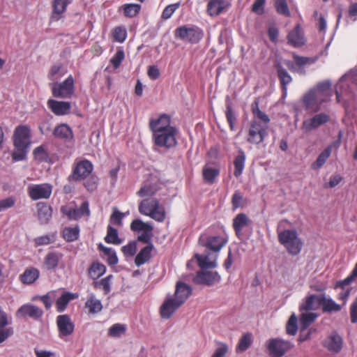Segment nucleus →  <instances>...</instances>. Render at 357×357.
Wrapping results in <instances>:
<instances>
[{"label":"nucleus","mask_w":357,"mask_h":357,"mask_svg":"<svg viewBox=\"0 0 357 357\" xmlns=\"http://www.w3.org/2000/svg\"><path fill=\"white\" fill-rule=\"evenodd\" d=\"M288 43L295 47H301L305 44V38L300 24L289 33L287 36Z\"/></svg>","instance_id":"29"},{"label":"nucleus","mask_w":357,"mask_h":357,"mask_svg":"<svg viewBox=\"0 0 357 357\" xmlns=\"http://www.w3.org/2000/svg\"><path fill=\"white\" fill-rule=\"evenodd\" d=\"M174 36L183 42L198 43L204 36L202 29L194 25H183L174 31Z\"/></svg>","instance_id":"6"},{"label":"nucleus","mask_w":357,"mask_h":357,"mask_svg":"<svg viewBox=\"0 0 357 357\" xmlns=\"http://www.w3.org/2000/svg\"><path fill=\"white\" fill-rule=\"evenodd\" d=\"M77 298V294H74L69 291L63 292L62 295L56 300V305L57 311L59 312H63L66 309L69 302Z\"/></svg>","instance_id":"37"},{"label":"nucleus","mask_w":357,"mask_h":357,"mask_svg":"<svg viewBox=\"0 0 357 357\" xmlns=\"http://www.w3.org/2000/svg\"><path fill=\"white\" fill-rule=\"evenodd\" d=\"M275 67L280 82L283 95H286L287 91V85L292 82V77L280 63H276Z\"/></svg>","instance_id":"28"},{"label":"nucleus","mask_w":357,"mask_h":357,"mask_svg":"<svg viewBox=\"0 0 357 357\" xmlns=\"http://www.w3.org/2000/svg\"><path fill=\"white\" fill-rule=\"evenodd\" d=\"M331 153V148L330 146L326 148L317 157L316 161L312 163V168L315 169H319L321 167L325 162H326L327 159L329 158Z\"/></svg>","instance_id":"51"},{"label":"nucleus","mask_w":357,"mask_h":357,"mask_svg":"<svg viewBox=\"0 0 357 357\" xmlns=\"http://www.w3.org/2000/svg\"><path fill=\"white\" fill-rule=\"evenodd\" d=\"M127 31L124 27L117 26L113 31L114 39L119 43H123L126 39Z\"/></svg>","instance_id":"59"},{"label":"nucleus","mask_w":357,"mask_h":357,"mask_svg":"<svg viewBox=\"0 0 357 357\" xmlns=\"http://www.w3.org/2000/svg\"><path fill=\"white\" fill-rule=\"evenodd\" d=\"M40 275L39 271L36 268H26L22 274L20 275V281L24 284H31L36 282Z\"/></svg>","instance_id":"39"},{"label":"nucleus","mask_w":357,"mask_h":357,"mask_svg":"<svg viewBox=\"0 0 357 357\" xmlns=\"http://www.w3.org/2000/svg\"><path fill=\"white\" fill-rule=\"evenodd\" d=\"M246 155L245 152L240 149L238 154L234 160V175L236 178H238L243 173L245 168Z\"/></svg>","instance_id":"38"},{"label":"nucleus","mask_w":357,"mask_h":357,"mask_svg":"<svg viewBox=\"0 0 357 357\" xmlns=\"http://www.w3.org/2000/svg\"><path fill=\"white\" fill-rule=\"evenodd\" d=\"M93 170L92 163L84 160L78 162L73 168L72 174L68 176V181H79L87 177Z\"/></svg>","instance_id":"16"},{"label":"nucleus","mask_w":357,"mask_h":357,"mask_svg":"<svg viewBox=\"0 0 357 357\" xmlns=\"http://www.w3.org/2000/svg\"><path fill=\"white\" fill-rule=\"evenodd\" d=\"M38 218L40 224H47L52 218V208L47 204L39 202L36 205Z\"/></svg>","instance_id":"35"},{"label":"nucleus","mask_w":357,"mask_h":357,"mask_svg":"<svg viewBox=\"0 0 357 357\" xmlns=\"http://www.w3.org/2000/svg\"><path fill=\"white\" fill-rule=\"evenodd\" d=\"M54 97L57 98H70L74 93V79L69 75L63 82H54L50 84Z\"/></svg>","instance_id":"8"},{"label":"nucleus","mask_w":357,"mask_h":357,"mask_svg":"<svg viewBox=\"0 0 357 357\" xmlns=\"http://www.w3.org/2000/svg\"><path fill=\"white\" fill-rule=\"evenodd\" d=\"M146 246L140 250L135 258V264L137 266H140L148 262L151 258V252L153 249V245L151 241L146 243Z\"/></svg>","instance_id":"31"},{"label":"nucleus","mask_w":357,"mask_h":357,"mask_svg":"<svg viewBox=\"0 0 357 357\" xmlns=\"http://www.w3.org/2000/svg\"><path fill=\"white\" fill-rule=\"evenodd\" d=\"M177 133L176 128H170L166 131L152 133L154 150L161 152L175 147L177 144Z\"/></svg>","instance_id":"5"},{"label":"nucleus","mask_w":357,"mask_h":357,"mask_svg":"<svg viewBox=\"0 0 357 357\" xmlns=\"http://www.w3.org/2000/svg\"><path fill=\"white\" fill-rule=\"evenodd\" d=\"M323 346L330 352L337 354L342 349V337L337 332L333 331L323 341Z\"/></svg>","instance_id":"18"},{"label":"nucleus","mask_w":357,"mask_h":357,"mask_svg":"<svg viewBox=\"0 0 357 357\" xmlns=\"http://www.w3.org/2000/svg\"><path fill=\"white\" fill-rule=\"evenodd\" d=\"M15 149L12 153L13 160L21 161L26 158L30 145V129L26 126H18L13 134Z\"/></svg>","instance_id":"2"},{"label":"nucleus","mask_w":357,"mask_h":357,"mask_svg":"<svg viewBox=\"0 0 357 357\" xmlns=\"http://www.w3.org/2000/svg\"><path fill=\"white\" fill-rule=\"evenodd\" d=\"M124 52L122 50H119L116 52L113 57L111 59V63L114 68H117L121 65L124 59Z\"/></svg>","instance_id":"63"},{"label":"nucleus","mask_w":357,"mask_h":357,"mask_svg":"<svg viewBox=\"0 0 357 357\" xmlns=\"http://www.w3.org/2000/svg\"><path fill=\"white\" fill-rule=\"evenodd\" d=\"M53 135L55 137L64 141H70L73 137V131L67 124L57 126L53 131Z\"/></svg>","instance_id":"36"},{"label":"nucleus","mask_w":357,"mask_h":357,"mask_svg":"<svg viewBox=\"0 0 357 357\" xmlns=\"http://www.w3.org/2000/svg\"><path fill=\"white\" fill-rule=\"evenodd\" d=\"M47 106L57 116H63L70 113L71 105L67 101H58L53 99L47 100Z\"/></svg>","instance_id":"23"},{"label":"nucleus","mask_w":357,"mask_h":357,"mask_svg":"<svg viewBox=\"0 0 357 357\" xmlns=\"http://www.w3.org/2000/svg\"><path fill=\"white\" fill-rule=\"evenodd\" d=\"M149 127L152 133L166 131L170 128H176L171 126L170 117L166 114L161 115L157 119H151L149 122Z\"/></svg>","instance_id":"19"},{"label":"nucleus","mask_w":357,"mask_h":357,"mask_svg":"<svg viewBox=\"0 0 357 357\" xmlns=\"http://www.w3.org/2000/svg\"><path fill=\"white\" fill-rule=\"evenodd\" d=\"M191 293L192 289L190 285L183 282H178L176 285L174 298L177 301L178 305H182L190 296Z\"/></svg>","instance_id":"26"},{"label":"nucleus","mask_w":357,"mask_h":357,"mask_svg":"<svg viewBox=\"0 0 357 357\" xmlns=\"http://www.w3.org/2000/svg\"><path fill=\"white\" fill-rule=\"evenodd\" d=\"M119 10H123V14L127 17H135L141 10V5L137 3H126L121 6Z\"/></svg>","instance_id":"47"},{"label":"nucleus","mask_w":357,"mask_h":357,"mask_svg":"<svg viewBox=\"0 0 357 357\" xmlns=\"http://www.w3.org/2000/svg\"><path fill=\"white\" fill-rule=\"evenodd\" d=\"M351 73H352V72H350V73L342 76V77L340 79L338 83L337 84L335 93H336L337 101L338 102H340V98H341L342 94H343L344 93H346V91L347 90L348 84L347 83H345L346 81L350 80L351 82H354L355 81L354 79H353L351 77Z\"/></svg>","instance_id":"41"},{"label":"nucleus","mask_w":357,"mask_h":357,"mask_svg":"<svg viewBox=\"0 0 357 357\" xmlns=\"http://www.w3.org/2000/svg\"><path fill=\"white\" fill-rule=\"evenodd\" d=\"M268 126L261 124L256 119L252 120L248 130L247 137L248 142L252 144H259L262 143L268 135Z\"/></svg>","instance_id":"9"},{"label":"nucleus","mask_w":357,"mask_h":357,"mask_svg":"<svg viewBox=\"0 0 357 357\" xmlns=\"http://www.w3.org/2000/svg\"><path fill=\"white\" fill-rule=\"evenodd\" d=\"M180 3H175L168 5L165 8L162 13V17L164 20H167L172 17L174 13L179 8Z\"/></svg>","instance_id":"62"},{"label":"nucleus","mask_w":357,"mask_h":357,"mask_svg":"<svg viewBox=\"0 0 357 357\" xmlns=\"http://www.w3.org/2000/svg\"><path fill=\"white\" fill-rule=\"evenodd\" d=\"M293 58L294 59V62L291 61H287L285 62L287 66L293 73H296L298 66L311 65L314 63L317 60V58L301 56L296 54H293Z\"/></svg>","instance_id":"27"},{"label":"nucleus","mask_w":357,"mask_h":357,"mask_svg":"<svg viewBox=\"0 0 357 357\" xmlns=\"http://www.w3.org/2000/svg\"><path fill=\"white\" fill-rule=\"evenodd\" d=\"M293 347L290 341L281 338H272L267 342V349L273 357H282Z\"/></svg>","instance_id":"11"},{"label":"nucleus","mask_w":357,"mask_h":357,"mask_svg":"<svg viewBox=\"0 0 357 357\" xmlns=\"http://www.w3.org/2000/svg\"><path fill=\"white\" fill-rule=\"evenodd\" d=\"M221 277L217 271H210L202 269L198 271L193 279L195 284L213 286L220 282Z\"/></svg>","instance_id":"15"},{"label":"nucleus","mask_w":357,"mask_h":357,"mask_svg":"<svg viewBox=\"0 0 357 357\" xmlns=\"http://www.w3.org/2000/svg\"><path fill=\"white\" fill-rule=\"evenodd\" d=\"M181 305H178L176 300L171 295L167 296L160 307V315L163 319H169Z\"/></svg>","instance_id":"21"},{"label":"nucleus","mask_w":357,"mask_h":357,"mask_svg":"<svg viewBox=\"0 0 357 357\" xmlns=\"http://www.w3.org/2000/svg\"><path fill=\"white\" fill-rule=\"evenodd\" d=\"M159 190V188L156 184H144L137 192V195L140 197L152 198Z\"/></svg>","instance_id":"46"},{"label":"nucleus","mask_w":357,"mask_h":357,"mask_svg":"<svg viewBox=\"0 0 357 357\" xmlns=\"http://www.w3.org/2000/svg\"><path fill=\"white\" fill-rule=\"evenodd\" d=\"M63 257V254L58 251L49 252L44 258V266L49 271L55 269Z\"/></svg>","instance_id":"32"},{"label":"nucleus","mask_w":357,"mask_h":357,"mask_svg":"<svg viewBox=\"0 0 357 357\" xmlns=\"http://www.w3.org/2000/svg\"><path fill=\"white\" fill-rule=\"evenodd\" d=\"M106 271V267L98 261L93 262L89 268V275L93 280H96L102 276Z\"/></svg>","instance_id":"44"},{"label":"nucleus","mask_w":357,"mask_h":357,"mask_svg":"<svg viewBox=\"0 0 357 357\" xmlns=\"http://www.w3.org/2000/svg\"><path fill=\"white\" fill-rule=\"evenodd\" d=\"M85 307L88 309L89 314H94L102 310V305L101 301L96 298L95 294L91 293L85 303Z\"/></svg>","instance_id":"40"},{"label":"nucleus","mask_w":357,"mask_h":357,"mask_svg":"<svg viewBox=\"0 0 357 357\" xmlns=\"http://www.w3.org/2000/svg\"><path fill=\"white\" fill-rule=\"evenodd\" d=\"M52 117H47L40 123L39 130L43 135H47L52 130Z\"/></svg>","instance_id":"60"},{"label":"nucleus","mask_w":357,"mask_h":357,"mask_svg":"<svg viewBox=\"0 0 357 357\" xmlns=\"http://www.w3.org/2000/svg\"><path fill=\"white\" fill-rule=\"evenodd\" d=\"M105 241L107 243H112L114 245H120L122 243V240L119 237L117 229L113 227L111 225L107 226V235L105 237Z\"/></svg>","instance_id":"45"},{"label":"nucleus","mask_w":357,"mask_h":357,"mask_svg":"<svg viewBox=\"0 0 357 357\" xmlns=\"http://www.w3.org/2000/svg\"><path fill=\"white\" fill-rule=\"evenodd\" d=\"M278 237L279 243L284 246L288 253L292 256L300 254L303 246V242L299 237L296 229H278Z\"/></svg>","instance_id":"3"},{"label":"nucleus","mask_w":357,"mask_h":357,"mask_svg":"<svg viewBox=\"0 0 357 357\" xmlns=\"http://www.w3.org/2000/svg\"><path fill=\"white\" fill-rule=\"evenodd\" d=\"M56 323L59 338L63 340L65 337H68L73 333L75 324L68 314L57 316Z\"/></svg>","instance_id":"13"},{"label":"nucleus","mask_w":357,"mask_h":357,"mask_svg":"<svg viewBox=\"0 0 357 357\" xmlns=\"http://www.w3.org/2000/svg\"><path fill=\"white\" fill-rule=\"evenodd\" d=\"M125 331L126 328L123 325L120 324H115L109 328L108 331V335L113 337H117L121 336V335L123 334Z\"/></svg>","instance_id":"61"},{"label":"nucleus","mask_w":357,"mask_h":357,"mask_svg":"<svg viewBox=\"0 0 357 357\" xmlns=\"http://www.w3.org/2000/svg\"><path fill=\"white\" fill-rule=\"evenodd\" d=\"M195 258L202 269L213 268L217 266L218 254H215L211 258L208 253L196 254Z\"/></svg>","instance_id":"30"},{"label":"nucleus","mask_w":357,"mask_h":357,"mask_svg":"<svg viewBox=\"0 0 357 357\" xmlns=\"http://www.w3.org/2000/svg\"><path fill=\"white\" fill-rule=\"evenodd\" d=\"M243 201H244L243 197L240 193V192L236 191L234 192V194L233 195L232 199H231V203H232L233 208L234 209H236L239 207L243 206Z\"/></svg>","instance_id":"64"},{"label":"nucleus","mask_w":357,"mask_h":357,"mask_svg":"<svg viewBox=\"0 0 357 357\" xmlns=\"http://www.w3.org/2000/svg\"><path fill=\"white\" fill-rule=\"evenodd\" d=\"M230 4L227 0H210L207 5V13L211 16H218L225 12Z\"/></svg>","instance_id":"24"},{"label":"nucleus","mask_w":357,"mask_h":357,"mask_svg":"<svg viewBox=\"0 0 357 357\" xmlns=\"http://www.w3.org/2000/svg\"><path fill=\"white\" fill-rule=\"evenodd\" d=\"M126 217V213H121L116 208H113V212L109 218L111 224L116 226H122L123 219Z\"/></svg>","instance_id":"56"},{"label":"nucleus","mask_w":357,"mask_h":357,"mask_svg":"<svg viewBox=\"0 0 357 357\" xmlns=\"http://www.w3.org/2000/svg\"><path fill=\"white\" fill-rule=\"evenodd\" d=\"M130 229L134 232H142L137 237V241L142 243H149L153 236V227L151 223L144 222L140 219H135L130 224Z\"/></svg>","instance_id":"10"},{"label":"nucleus","mask_w":357,"mask_h":357,"mask_svg":"<svg viewBox=\"0 0 357 357\" xmlns=\"http://www.w3.org/2000/svg\"><path fill=\"white\" fill-rule=\"evenodd\" d=\"M319 304L322 307V311L324 312H339L341 310V306L336 303L334 300L331 298L326 296V294H321V298H319Z\"/></svg>","instance_id":"33"},{"label":"nucleus","mask_w":357,"mask_h":357,"mask_svg":"<svg viewBox=\"0 0 357 357\" xmlns=\"http://www.w3.org/2000/svg\"><path fill=\"white\" fill-rule=\"evenodd\" d=\"M219 174V169L212 167H204L203 169L204 179L207 183L213 184Z\"/></svg>","instance_id":"50"},{"label":"nucleus","mask_w":357,"mask_h":357,"mask_svg":"<svg viewBox=\"0 0 357 357\" xmlns=\"http://www.w3.org/2000/svg\"><path fill=\"white\" fill-rule=\"evenodd\" d=\"M317 317L318 314L315 312L310 311L301 312L299 318L300 328L303 330H307Z\"/></svg>","instance_id":"42"},{"label":"nucleus","mask_w":357,"mask_h":357,"mask_svg":"<svg viewBox=\"0 0 357 357\" xmlns=\"http://www.w3.org/2000/svg\"><path fill=\"white\" fill-rule=\"evenodd\" d=\"M250 222L249 218L245 213L238 214L233 220V227L236 234L239 236L241 234L243 229L248 226Z\"/></svg>","instance_id":"43"},{"label":"nucleus","mask_w":357,"mask_h":357,"mask_svg":"<svg viewBox=\"0 0 357 357\" xmlns=\"http://www.w3.org/2000/svg\"><path fill=\"white\" fill-rule=\"evenodd\" d=\"M329 119L330 117L327 114L323 112L319 113L312 118L304 120L301 126V129L305 132H310L326 123Z\"/></svg>","instance_id":"17"},{"label":"nucleus","mask_w":357,"mask_h":357,"mask_svg":"<svg viewBox=\"0 0 357 357\" xmlns=\"http://www.w3.org/2000/svg\"><path fill=\"white\" fill-rule=\"evenodd\" d=\"M139 212L149 216L158 222H163L165 219L164 207L156 198H145L139 204Z\"/></svg>","instance_id":"4"},{"label":"nucleus","mask_w":357,"mask_h":357,"mask_svg":"<svg viewBox=\"0 0 357 357\" xmlns=\"http://www.w3.org/2000/svg\"><path fill=\"white\" fill-rule=\"evenodd\" d=\"M66 70L61 64H55L52 66L48 77L52 82L60 79L66 73Z\"/></svg>","instance_id":"48"},{"label":"nucleus","mask_w":357,"mask_h":357,"mask_svg":"<svg viewBox=\"0 0 357 357\" xmlns=\"http://www.w3.org/2000/svg\"><path fill=\"white\" fill-rule=\"evenodd\" d=\"M331 86L330 81L326 80L318 83L315 87L305 93L302 98L305 109L312 112H319L321 105L331 96Z\"/></svg>","instance_id":"1"},{"label":"nucleus","mask_w":357,"mask_h":357,"mask_svg":"<svg viewBox=\"0 0 357 357\" xmlns=\"http://www.w3.org/2000/svg\"><path fill=\"white\" fill-rule=\"evenodd\" d=\"M11 324V318L7 313H1L0 317V344L6 341L14 334V328L9 326Z\"/></svg>","instance_id":"22"},{"label":"nucleus","mask_w":357,"mask_h":357,"mask_svg":"<svg viewBox=\"0 0 357 357\" xmlns=\"http://www.w3.org/2000/svg\"><path fill=\"white\" fill-rule=\"evenodd\" d=\"M70 3V0H54L53 13L51 16L52 21H59L63 17L66 12L68 5Z\"/></svg>","instance_id":"34"},{"label":"nucleus","mask_w":357,"mask_h":357,"mask_svg":"<svg viewBox=\"0 0 357 357\" xmlns=\"http://www.w3.org/2000/svg\"><path fill=\"white\" fill-rule=\"evenodd\" d=\"M61 211L68 215L70 219L73 220H78L84 215H90L89 204L87 201L83 202L81 206L77 208L62 207Z\"/></svg>","instance_id":"20"},{"label":"nucleus","mask_w":357,"mask_h":357,"mask_svg":"<svg viewBox=\"0 0 357 357\" xmlns=\"http://www.w3.org/2000/svg\"><path fill=\"white\" fill-rule=\"evenodd\" d=\"M15 316L18 319L29 317L34 320H40L43 316V310L36 305L26 303L19 307L16 311Z\"/></svg>","instance_id":"14"},{"label":"nucleus","mask_w":357,"mask_h":357,"mask_svg":"<svg viewBox=\"0 0 357 357\" xmlns=\"http://www.w3.org/2000/svg\"><path fill=\"white\" fill-rule=\"evenodd\" d=\"M275 7L279 14L286 17L290 16V11L288 8L287 0H275Z\"/></svg>","instance_id":"58"},{"label":"nucleus","mask_w":357,"mask_h":357,"mask_svg":"<svg viewBox=\"0 0 357 357\" xmlns=\"http://www.w3.org/2000/svg\"><path fill=\"white\" fill-rule=\"evenodd\" d=\"M112 278V275H109L102 278L100 281L93 282V285L96 289H100V288L102 289L105 294H107L108 293H109V291L111 290L110 281H111Z\"/></svg>","instance_id":"53"},{"label":"nucleus","mask_w":357,"mask_h":357,"mask_svg":"<svg viewBox=\"0 0 357 357\" xmlns=\"http://www.w3.org/2000/svg\"><path fill=\"white\" fill-rule=\"evenodd\" d=\"M79 236V228L78 226L74 227H66L63 230V237L68 242H73L78 239Z\"/></svg>","instance_id":"49"},{"label":"nucleus","mask_w":357,"mask_h":357,"mask_svg":"<svg viewBox=\"0 0 357 357\" xmlns=\"http://www.w3.org/2000/svg\"><path fill=\"white\" fill-rule=\"evenodd\" d=\"M121 251L126 257H132L137 252V241H130L121 248Z\"/></svg>","instance_id":"57"},{"label":"nucleus","mask_w":357,"mask_h":357,"mask_svg":"<svg viewBox=\"0 0 357 357\" xmlns=\"http://www.w3.org/2000/svg\"><path fill=\"white\" fill-rule=\"evenodd\" d=\"M52 185L47 183L40 184H30L27 192L32 200L47 199L52 195Z\"/></svg>","instance_id":"12"},{"label":"nucleus","mask_w":357,"mask_h":357,"mask_svg":"<svg viewBox=\"0 0 357 357\" xmlns=\"http://www.w3.org/2000/svg\"><path fill=\"white\" fill-rule=\"evenodd\" d=\"M252 335L251 334H245L244 335L240 340L238 346L236 347V351L238 352L245 351L247 350L252 344Z\"/></svg>","instance_id":"55"},{"label":"nucleus","mask_w":357,"mask_h":357,"mask_svg":"<svg viewBox=\"0 0 357 357\" xmlns=\"http://www.w3.org/2000/svg\"><path fill=\"white\" fill-rule=\"evenodd\" d=\"M225 115H226L227 120L229 123L230 129L231 130H234V123L236 121V116L234 112L232 109L231 103L229 99V97L227 98V101H226Z\"/></svg>","instance_id":"52"},{"label":"nucleus","mask_w":357,"mask_h":357,"mask_svg":"<svg viewBox=\"0 0 357 357\" xmlns=\"http://www.w3.org/2000/svg\"><path fill=\"white\" fill-rule=\"evenodd\" d=\"M298 331V319L295 313H293L286 326V332L288 335H295Z\"/></svg>","instance_id":"54"},{"label":"nucleus","mask_w":357,"mask_h":357,"mask_svg":"<svg viewBox=\"0 0 357 357\" xmlns=\"http://www.w3.org/2000/svg\"><path fill=\"white\" fill-rule=\"evenodd\" d=\"M227 241L228 236L225 231L221 234L214 236L202 234L199 238L200 245L214 252L215 254H218L221 250Z\"/></svg>","instance_id":"7"},{"label":"nucleus","mask_w":357,"mask_h":357,"mask_svg":"<svg viewBox=\"0 0 357 357\" xmlns=\"http://www.w3.org/2000/svg\"><path fill=\"white\" fill-rule=\"evenodd\" d=\"M321 294H311L306 296L302 300L299 305V311H310L316 310L321 307L319 304V298Z\"/></svg>","instance_id":"25"}]
</instances>
